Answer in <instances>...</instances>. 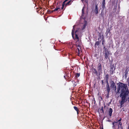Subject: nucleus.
Segmentation results:
<instances>
[{
	"label": "nucleus",
	"instance_id": "f257e3e1",
	"mask_svg": "<svg viewBox=\"0 0 129 129\" xmlns=\"http://www.w3.org/2000/svg\"><path fill=\"white\" fill-rule=\"evenodd\" d=\"M129 93V91L128 88L125 90H122L121 91V93L120 94V97L121 98V100L119 101L120 104V108L123 107V105L125 102L126 101H125V99L127 96L128 95Z\"/></svg>",
	"mask_w": 129,
	"mask_h": 129
},
{
	"label": "nucleus",
	"instance_id": "f03ea898",
	"mask_svg": "<svg viewBox=\"0 0 129 129\" xmlns=\"http://www.w3.org/2000/svg\"><path fill=\"white\" fill-rule=\"evenodd\" d=\"M126 88H128L126 84L120 82L118 83V87L117 89V93H118L120 90L121 91L122 90H125Z\"/></svg>",
	"mask_w": 129,
	"mask_h": 129
},
{
	"label": "nucleus",
	"instance_id": "7ed1b4c3",
	"mask_svg": "<svg viewBox=\"0 0 129 129\" xmlns=\"http://www.w3.org/2000/svg\"><path fill=\"white\" fill-rule=\"evenodd\" d=\"M110 87L111 88L114 90L116 92H117L116 91V86L115 83L112 80L110 82Z\"/></svg>",
	"mask_w": 129,
	"mask_h": 129
},
{
	"label": "nucleus",
	"instance_id": "20e7f679",
	"mask_svg": "<svg viewBox=\"0 0 129 129\" xmlns=\"http://www.w3.org/2000/svg\"><path fill=\"white\" fill-rule=\"evenodd\" d=\"M105 52L104 56L105 59H106L107 58H108L109 59V56L110 54V53H109V51L107 50V51H106ZM103 54H104V52H103Z\"/></svg>",
	"mask_w": 129,
	"mask_h": 129
},
{
	"label": "nucleus",
	"instance_id": "39448f33",
	"mask_svg": "<svg viewBox=\"0 0 129 129\" xmlns=\"http://www.w3.org/2000/svg\"><path fill=\"white\" fill-rule=\"evenodd\" d=\"M113 112V109L111 108H110L108 110V115L109 117L110 118L112 115V113Z\"/></svg>",
	"mask_w": 129,
	"mask_h": 129
},
{
	"label": "nucleus",
	"instance_id": "423d86ee",
	"mask_svg": "<svg viewBox=\"0 0 129 129\" xmlns=\"http://www.w3.org/2000/svg\"><path fill=\"white\" fill-rule=\"evenodd\" d=\"M105 0H103L102 3V7L103 10H104L106 8L105 6Z\"/></svg>",
	"mask_w": 129,
	"mask_h": 129
},
{
	"label": "nucleus",
	"instance_id": "0eeeda50",
	"mask_svg": "<svg viewBox=\"0 0 129 129\" xmlns=\"http://www.w3.org/2000/svg\"><path fill=\"white\" fill-rule=\"evenodd\" d=\"M98 70L99 72H101L102 70L101 64L100 63L98 64Z\"/></svg>",
	"mask_w": 129,
	"mask_h": 129
},
{
	"label": "nucleus",
	"instance_id": "6e6552de",
	"mask_svg": "<svg viewBox=\"0 0 129 129\" xmlns=\"http://www.w3.org/2000/svg\"><path fill=\"white\" fill-rule=\"evenodd\" d=\"M94 12L96 15H97L98 12V8L97 5H96L95 6V9L94 10Z\"/></svg>",
	"mask_w": 129,
	"mask_h": 129
},
{
	"label": "nucleus",
	"instance_id": "1a4fd4ad",
	"mask_svg": "<svg viewBox=\"0 0 129 129\" xmlns=\"http://www.w3.org/2000/svg\"><path fill=\"white\" fill-rule=\"evenodd\" d=\"M81 45V43L80 42H79V41H76V47H79L80 48V47Z\"/></svg>",
	"mask_w": 129,
	"mask_h": 129
},
{
	"label": "nucleus",
	"instance_id": "9d476101",
	"mask_svg": "<svg viewBox=\"0 0 129 129\" xmlns=\"http://www.w3.org/2000/svg\"><path fill=\"white\" fill-rule=\"evenodd\" d=\"M117 122L114 121L112 123V128L113 129H115V126L117 125Z\"/></svg>",
	"mask_w": 129,
	"mask_h": 129
},
{
	"label": "nucleus",
	"instance_id": "9b49d317",
	"mask_svg": "<svg viewBox=\"0 0 129 129\" xmlns=\"http://www.w3.org/2000/svg\"><path fill=\"white\" fill-rule=\"evenodd\" d=\"M111 28L110 27V28H108L107 29V30L106 32V34L107 35L109 34V33L110 34L111 33L110 32Z\"/></svg>",
	"mask_w": 129,
	"mask_h": 129
},
{
	"label": "nucleus",
	"instance_id": "f8f14e48",
	"mask_svg": "<svg viewBox=\"0 0 129 129\" xmlns=\"http://www.w3.org/2000/svg\"><path fill=\"white\" fill-rule=\"evenodd\" d=\"M101 41L100 40V41H99V40L98 41L96 42H95V44H94V46L95 48H96L97 46H98L100 44V43L101 42Z\"/></svg>",
	"mask_w": 129,
	"mask_h": 129
},
{
	"label": "nucleus",
	"instance_id": "ddd939ff",
	"mask_svg": "<svg viewBox=\"0 0 129 129\" xmlns=\"http://www.w3.org/2000/svg\"><path fill=\"white\" fill-rule=\"evenodd\" d=\"M106 86L107 92H110V89L109 85H106Z\"/></svg>",
	"mask_w": 129,
	"mask_h": 129
},
{
	"label": "nucleus",
	"instance_id": "4468645a",
	"mask_svg": "<svg viewBox=\"0 0 129 129\" xmlns=\"http://www.w3.org/2000/svg\"><path fill=\"white\" fill-rule=\"evenodd\" d=\"M75 26L76 25H74L73 26V29L72 30V37H73V38H74V31L75 30V29H74V28Z\"/></svg>",
	"mask_w": 129,
	"mask_h": 129
},
{
	"label": "nucleus",
	"instance_id": "2eb2a0df",
	"mask_svg": "<svg viewBox=\"0 0 129 129\" xmlns=\"http://www.w3.org/2000/svg\"><path fill=\"white\" fill-rule=\"evenodd\" d=\"M76 52L77 54V55L79 56L80 54V50L79 48H77L76 50Z\"/></svg>",
	"mask_w": 129,
	"mask_h": 129
},
{
	"label": "nucleus",
	"instance_id": "dca6fc26",
	"mask_svg": "<svg viewBox=\"0 0 129 129\" xmlns=\"http://www.w3.org/2000/svg\"><path fill=\"white\" fill-rule=\"evenodd\" d=\"M93 72L94 74H95L96 75H97L98 72L94 68L93 69Z\"/></svg>",
	"mask_w": 129,
	"mask_h": 129
},
{
	"label": "nucleus",
	"instance_id": "f3484780",
	"mask_svg": "<svg viewBox=\"0 0 129 129\" xmlns=\"http://www.w3.org/2000/svg\"><path fill=\"white\" fill-rule=\"evenodd\" d=\"M73 1H72V0H70L66 4V6L69 5L71 4V3L73 2Z\"/></svg>",
	"mask_w": 129,
	"mask_h": 129
},
{
	"label": "nucleus",
	"instance_id": "a211bd4d",
	"mask_svg": "<svg viewBox=\"0 0 129 129\" xmlns=\"http://www.w3.org/2000/svg\"><path fill=\"white\" fill-rule=\"evenodd\" d=\"M74 40L76 41H79V38L78 37V35L76 34H75V38L74 39Z\"/></svg>",
	"mask_w": 129,
	"mask_h": 129
},
{
	"label": "nucleus",
	"instance_id": "6ab92c4d",
	"mask_svg": "<svg viewBox=\"0 0 129 129\" xmlns=\"http://www.w3.org/2000/svg\"><path fill=\"white\" fill-rule=\"evenodd\" d=\"M72 82L73 83V87H75L76 86V85L77 84V83L76 82H75V81H72Z\"/></svg>",
	"mask_w": 129,
	"mask_h": 129
},
{
	"label": "nucleus",
	"instance_id": "aec40b11",
	"mask_svg": "<svg viewBox=\"0 0 129 129\" xmlns=\"http://www.w3.org/2000/svg\"><path fill=\"white\" fill-rule=\"evenodd\" d=\"M60 9L59 8L57 7L53 10V11H58L59 12L60 11Z\"/></svg>",
	"mask_w": 129,
	"mask_h": 129
},
{
	"label": "nucleus",
	"instance_id": "412c9836",
	"mask_svg": "<svg viewBox=\"0 0 129 129\" xmlns=\"http://www.w3.org/2000/svg\"><path fill=\"white\" fill-rule=\"evenodd\" d=\"M102 44L104 45V43H105V40L103 36L102 38Z\"/></svg>",
	"mask_w": 129,
	"mask_h": 129
},
{
	"label": "nucleus",
	"instance_id": "4be33fe9",
	"mask_svg": "<svg viewBox=\"0 0 129 129\" xmlns=\"http://www.w3.org/2000/svg\"><path fill=\"white\" fill-rule=\"evenodd\" d=\"M109 75L108 74H107L105 76V77L106 80H108L109 79Z\"/></svg>",
	"mask_w": 129,
	"mask_h": 129
},
{
	"label": "nucleus",
	"instance_id": "5701e85b",
	"mask_svg": "<svg viewBox=\"0 0 129 129\" xmlns=\"http://www.w3.org/2000/svg\"><path fill=\"white\" fill-rule=\"evenodd\" d=\"M84 7H83L82 9V16H84Z\"/></svg>",
	"mask_w": 129,
	"mask_h": 129
},
{
	"label": "nucleus",
	"instance_id": "b1692460",
	"mask_svg": "<svg viewBox=\"0 0 129 129\" xmlns=\"http://www.w3.org/2000/svg\"><path fill=\"white\" fill-rule=\"evenodd\" d=\"M80 76V74L79 73H77L75 75V76L76 77L78 78Z\"/></svg>",
	"mask_w": 129,
	"mask_h": 129
},
{
	"label": "nucleus",
	"instance_id": "393cba45",
	"mask_svg": "<svg viewBox=\"0 0 129 129\" xmlns=\"http://www.w3.org/2000/svg\"><path fill=\"white\" fill-rule=\"evenodd\" d=\"M114 68V66H111L110 67V71H114L115 69L113 70V68Z\"/></svg>",
	"mask_w": 129,
	"mask_h": 129
},
{
	"label": "nucleus",
	"instance_id": "a878e982",
	"mask_svg": "<svg viewBox=\"0 0 129 129\" xmlns=\"http://www.w3.org/2000/svg\"><path fill=\"white\" fill-rule=\"evenodd\" d=\"M74 109L76 111H78L79 110V109L76 106H74L73 107Z\"/></svg>",
	"mask_w": 129,
	"mask_h": 129
},
{
	"label": "nucleus",
	"instance_id": "bb28decb",
	"mask_svg": "<svg viewBox=\"0 0 129 129\" xmlns=\"http://www.w3.org/2000/svg\"><path fill=\"white\" fill-rule=\"evenodd\" d=\"M103 49H104L105 50L103 52H105V51H107L108 50L106 48L105 46V45H104L103 48Z\"/></svg>",
	"mask_w": 129,
	"mask_h": 129
},
{
	"label": "nucleus",
	"instance_id": "cd10ccee",
	"mask_svg": "<svg viewBox=\"0 0 129 129\" xmlns=\"http://www.w3.org/2000/svg\"><path fill=\"white\" fill-rule=\"evenodd\" d=\"M107 93L106 96L107 98H108L109 97V92H107Z\"/></svg>",
	"mask_w": 129,
	"mask_h": 129
},
{
	"label": "nucleus",
	"instance_id": "c85d7f7f",
	"mask_svg": "<svg viewBox=\"0 0 129 129\" xmlns=\"http://www.w3.org/2000/svg\"><path fill=\"white\" fill-rule=\"evenodd\" d=\"M86 25V23H85L83 25V28H82V30L84 29L85 28Z\"/></svg>",
	"mask_w": 129,
	"mask_h": 129
},
{
	"label": "nucleus",
	"instance_id": "c756f323",
	"mask_svg": "<svg viewBox=\"0 0 129 129\" xmlns=\"http://www.w3.org/2000/svg\"><path fill=\"white\" fill-rule=\"evenodd\" d=\"M101 111V113H104V111L103 110V107H101V108L100 110Z\"/></svg>",
	"mask_w": 129,
	"mask_h": 129
},
{
	"label": "nucleus",
	"instance_id": "7c9ffc66",
	"mask_svg": "<svg viewBox=\"0 0 129 129\" xmlns=\"http://www.w3.org/2000/svg\"><path fill=\"white\" fill-rule=\"evenodd\" d=\"M99 37L98 39V40H99V39H100L102 37V36L101 35V34L100 33H99Z\"/></svg>",
	"mask_w": 129,
	"mask_h": 129
},
{
	"label": "nucleus",
	"instance_id": "2f4dec72",
	"mask_svg": "<svg viewBox=\"0 0 129 129\" xmlns=\"http://www.w3.org/2000/svg\"><path fill=\"white\" fill-rule=\"evenodd\" d=\"M128 74V72H125V74L124 76L125 77V78H126L127 77V75Z\"/></svg>",
	"mask_w": 129,
	"mask_h": 129
},
{
	"label": "nucleus",
	"instance_id": "473e14b6",
	"mask_svg": "<svg viewBox=\"0 0 129 129\" xmlns=\"http://www.w3.org/2000/svg\"><path fill=\"white\" fill-rule=\"evenodd\" d=\"M118 125H120V127H121V126L122 125V123L120 122H119V124Z\"/></svg>",
	"mask_w": 129,
	"mask_h": 129
},
{
	"label": "nucleus",
	"instance_id": "72a5a7b5",
	"mask_svg": "<svg viewBox=\"0 0 129 129\" xmlns=\"http://www.w3.org/2000/svg\"><path fill=\"white\" fill-rule=\"evenodd\" d=\"M108 80H106V82L107 84V85H109V83L108 82Z\"/></svg>",
	"mask_w": 129,
	"mask_h": 129
},
{
	"label": "nucleus",
	"instance_id": "f704fd0d",
	"mask_svg": "<svg viewBox=\"0 0 129 129\" xmlns=\"http://www.w3.org/2000/svg\"><path fill=\"white\" fill-rule=\"evenodd\" d=\"M66 2H65V1H64L63 2V3H62V6H64V5H65V3Z\"/></svg>",
	"mask_w": 129,
	"mask_h": 129
},
{
	"label": "nucleus",
	"instance_id": "c9c22d12",
	"mask_svg": "<svg viewBox=\"0 0 129 129\" xmlns=\"http://www.w3.org/2000/svg\"><path fill=\"white\" fill-rule=\"evenodd\" d=\"M100 15H101L103 17V18H104V16H103V14L102 13V12H101V13L100 14Z\"/></svg>",
	"mask_w": 129,
	"mask_h": 129
},
{
	"label": "nucleus",
	"instance_id": "e433bc0d",
	"mask_svg": "<svg viewBox=\"0 0 129 129\" xmlns=\"http://www.w3.org/2000/svg\"><path fill=\"white\" fill-rule=\"evenodd\" d=\"M114 71H110L111 74L112 75L113 73V72Z\"/></svg>",
	"mask_w": 129,
	"mask_h": 129
},
{
	"label": "nucleus",
	"instance_id": "4c0bfd02",
	"mask_svg": "<svg viewBox=\"0 0 129 129\" xmlns=\"http://www.w3.org/2000/svg\"><path fill=\"white\" fill-rule=\"evenodd\" d=\"M122 120V119L121 118H120V119L118 120V122H120Z\"/></svg>",
	"mask_w": 129,
	"mask_h": 129
},
{
	"label": "nucleus",
	"instance_id": "58836bf2",
	"mask_svg": "<svg viewBox=\"0 0 129 129\" xmlns=\"http://www.w3.org/2000/svg\"><path fill=\"white\" fill-rule=\"evenodd\" d=\"M102 84L103 85L104 84V82L103 80H101Z\"/></svg>",
	"mask_w": 129,
	"mask_h": 129
},
{
	"label": "nucleus",
	"instance_id": "ea45409f",
	"mask_svg": "<svg viewBox=\"0 0 129 129\" xmlns=\"http://www.w3.org/2000/svg\"><path fill=\"white\" fill-rule=\"evenodd\" d=\"M76 111L77 112V115H78L79 113V111L78 110V111Z\"/></svg>",
	"mask_w": 129,
	"mask_h": 129
},
{
	"label": "nucleus",
	"instance_id": "a19ab883",
	"mask_svg": "<svg viewBox=\"0 0 129 129\" xmlns=\"http://www.w3.org/2000/svg\"><path fill=\"white\" fill-rule=\"evenodd\" d=\"M54 11H53V10H51V11L50 12L51 13H52V12H54Z\"/></svg>",
	"mask_w": 129,
	"mask_h": 129
},
{
	"label": "nucleus",
	"instance_id": "79ce46f5",
	"mask_svg": "<svg viewBox=\"0 0 129 129\" xmlns=\"http://www.w3.org/2000/svg\"><path fill=\"white\" fill-rule=\"evenodd\" d=\"M127 100L128 101V102L129 103V96Z\"/></svg>",
	"mask_w": 129,
	"mask_h": 129
},
{
	"label": "nucleus",
	"instance_id": "37998d69",
	"mask_svg": "<svg viewBox=\"0 0 129 129\" xmlns=\"http://www.w3.org/2000/svg\"><path fill=\"white\" fill-rule=\"evenodd\" d=\"M64 7V6H62V7L61 8V9L62 10L63 9V8Z\"/></svg>",
	"mask_w": 129,
	"mask_h": 129
},
{
	"label": "nucleus",
	"instance_id": "c03bdc74",
	"mask_svg": "<svg viewBox=\"0 0 129 129\" xmlns=\"http://www.w3.org/2000/svg\"><path fill=\"white\" fill-rule=\"evenodd\" d=\"M104 108H105V107H106V106H105V104H104Z\"/></svg>",
	"mask_w": 129,
	"mask_h": 129
},
{
	"label": "nucleus",
	"instance_id": "a18cd8bd",
	"mask_svg": "<svg viewBox=\"0 0 129 129\" xmlns=\"http://www.w3.org/2000/svg\"><path fill=\"white\" fill-rule=\"evenodd\" d=\"M119 127H120V126H119V125H118V128H119Z\"/></svg>",
	"mask_w": 129,
	"mask_h": 129
},
{
	"label": "nucleus",
	"instance_id": "49530a36",
	"mask_svg": "<svg viewBox=\"0 0 129 129\" xmlns=\"http://www.w3.org/2000/svg\"><path fill=\"white\" fill-rule=\"evenodd\" d=\"M78 31V30H76V31H75V34H76V32H77V31Z\"/></svg>",
	"mask_w": 129,
	"mask_h": 129
},
{
	"label": "nucleus",
	"instance_id": "de8ad7c7",
	"mask_svg": "<svg viewBox=\"0 0 129 129\" xmlns=\"http://www.w3.org/2000/svg\"><path fill=\"white\" fill-rule=\"evenodd\" d=\"M69 0H65L64 1H65V2H67V1H69Z\"/></svg>",
	"mask_w": 129,
	"mask_h": 129
},
{
	"label": "nucleus",
	"instance_id": "09e8293b",
	"mask_svg": "<svg viewBox=\"0 0 129 129\" xmlns=\"http://www.w3.org/2000/svg\"><path fill=\"white\" fill-rule=\"evenodd\" d=\"M120 128H121V129H123V127L122 126H121V127H120Z\"/></svg>",
	"mask_w": 129,
	"mask_h": 129
},
{
	"label": "nucleus",
	"instance_id": "8fccbe9b",
	"mask_svg": "<svg viewBox=\"0 0 129 129\" xmlns=\"http://www.w3.org/2000/svg\"><path fill=\"white\" fill-rule=\"evenodd\" d=\"M116 122H118V120H117V119L116 120Z\"/></svg>",
	"mask_w": 129,
	"mask_h": 129
},
{
	"label": "nucleus",
	"instance_id": "3c124183",
	"mask_svg": "<svg viewBox=\"0 0 129 129\" xmlns=\"http://www.w3.org/2000/svg\"><path fill=\"white\" fill-rule=\"evenodd\" d=\"M128 129H129V124L128 126Z\"/></svg>",
	"mask_w": 129,
	"mask_h": 129
},
{
	"label": "nucleus",
	"instance_id": "603ef678",
	"mask_svg": "<svg viewBox=\"0 0 129 129\" xmlns=\"http://www.w3.org/2000/svg\"><path fill=\"white\" fill-rule=\"evenodd\" d=\"M128 85H129V81L128 82Z\"/></svg>",
	"mask_w": 129,
	"mask_h": 129
},
{
	"label": "nucleus",
	"instance_id": "864d4df0",
	"mask_svg": "<svg viewBox=\"0 0 129 129\" xmlns=\"http://www.w3.org/2000/svg\"><path fill=\"white\" fill-rule=\"evenodd\" d=\"M110 121H111V120H109L108 121H109V122H110Z\"/></svg>",
	"mask_w": 129,
	"mask_h": 129
},
{
	"label": "nucleus",
	"instance_id": "5fc2aeb1",
	"mask_svg": "<svg viewBox=\"0 0 129 129\" xmlns=\"http://www.w3.org/2000/svg\"><path fill=\"white\" fill-rule=\"evenodd\" d=\"M64 77H65V76H64Z\"/></svg>",
	"mask_w": 129,
	"mask_h": 129
},
{
	"label": "nucleus",
	"instance_id": "6e6d98bb",
	"mask_svg": "<svg viewBox=\"0 0 129 129\" xmlns=\"http://www.w3.org/2000/svg\"><path fill=\"white\" fill-rule=\"evenodd\" d=\"M102 129H103V128H102Z\"/></svg>",
	"mask_w": 129,
	"mask_h": 129
}]
</instances>
